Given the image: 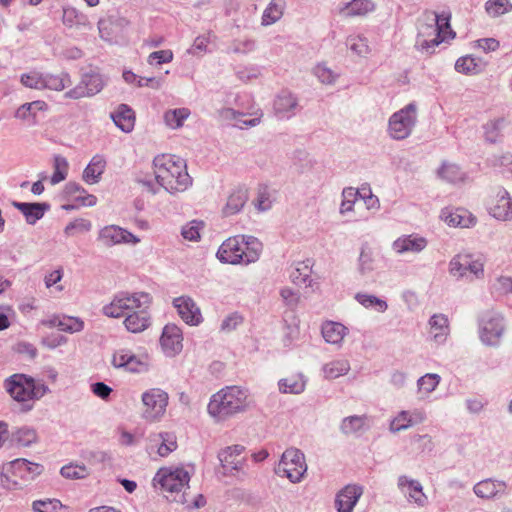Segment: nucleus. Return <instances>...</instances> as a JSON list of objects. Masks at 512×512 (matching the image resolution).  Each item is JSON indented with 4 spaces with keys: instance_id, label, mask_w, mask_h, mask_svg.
<instances>
[{
    "instance_id": "nucleus-1",
    "label": "nucleus",
    "mask_w": 512,
    "mask_h": 512,
    "mask_svg": "<svg viewBox=\"0 0 512 512\" xmlns=\"http://www.w3.org/2000/svg\"><path fill=\"white\" fill-rule=\"evenodd\" d=\"M153 169L157 183L169 193L184 192L192 185L186 161L176 155L156 156Z\"/></svg>"
},
{
    "instance_id": "nucleus-2",
    "label": "nucleus",
    "mask_w": 512,
    "mask_h": 512,
    "mask_svg": "<svg viewBox=\"0 0 512 512\" xmlns=\"http://www.w3.org/2000/svg\"><path fill=\"white\" fill-rule=\"evenodd\" d=\"M455 32L450 28L449 17L429 13L426 21L420 22L416 38V48L425 53H432L442 42L454 39Z\"/></svg>"
},
{
    "instance_id": "nucleus-3",
    "label": "nucleus",
    "mask_w": 512,
    "mask_h": 512,
    "mask_svg": "<svg viewBox=\"0 0 512 512\" xmlns=\"http://www.w3.org/2000/svg\"><path fill=\"white\" fill-rule=\"evenodd\" d=\"M261 244L253 237L241 235L226 239L217 251V258L222 263L248 265L259 259Z\"/></svg>"
},
{
    "instance_id": "nucleus-4",
    "label": "nucleus",
    "mask_w": 512,
    "mask_h": 512,
    "mask_svg": "<svg viewBox=\"0 0 512 512\" xmlns=\"http://www.w3.org/2000/svg\"><path fill=\"white\" fill-rule=\"evenodd\" d=\"M251 404L248 391L240 386H226L213 394L208 403L210 416L243 413Z\"/></svg>"
},
{
    "instance_id": "nucleus-5",
    "label": "nucleus",
    "mask_w": 512,
    "mask_h": 512,
    "mask_svg": "<svg viewBox=\"0 0 512 512\" xmlns=\"http://www.w3.org/2000/svg\"><path fill=\"white\" fill-rule=\"evenodd\" d=\"M152 297L146 292H121L113 297L102 312L110 318H120L136 311L139 308H150Z\"/></svg>"
},
{
    "instance_id": "nucleus-6",
    "label": "nucleus",
    "mask_w": 512,
    "mask_h": 512,
    "mask_svg": "<svg viewBox=\"0 0 512 512\" xmlns=\"http://www.w3.org/2000/svg\"><path fill=\"white\" fill-rule=\"evenodd\" d=\"M279 477H286L291 483H299L307 471L304 453L297 448L286 449L274 469Z\"/></svg>"
},
{
    "instance_id": "nucleus-7",
    "label": "nucleus",
    "mask_w": 512,
    "mask_h": 512,
    "mask_svg": "<svg viewBox=\"0 0 512 512\" xmlns=\"http://www.w3.org/2000/svg\"><path fill=\"white\" fill-rule=\"evenodd\" d=\"M5 389L18 402L39 399L45 394V387L23 374H14L5 381Z\"/></svg>"
},
{
    "instance_id": "nucleus-8",
    "label": "nucleus",
    "mask_w": 512,
    "mask_h": 512,
    "mask_svg": "<svg viewBox=\"0 0 512 512\" xmlns=\"http://www.w3.org/2000/svg\"><path fill=\"white\" fill-rule=\"evenodd\" d=\"M449 271L457 278L479 279L484 275V263L480 257L461 253L451 259Z\"/></svg>"
},
{
    "instance_id": "nucleus-9",
    "label": "nucleus",
    "mask_w": 512,
    "mask_h": 512,
    "mask_svg": "<svg viewBox=\"0 0 512 512\" xmlns=\"http://www.w3.org/2000/svg\"><path fill=\"white\" fill-rule=\"evenodd\" d=\"M111 364L118 369L130 373H145L150 368V357L147 353L135 354L131 350L121 348L112 354Z\"/></svg>"
},
{
    "instance_id": "nucleus-10",
    "label": "nucleus",
    "mask_w": 512,
    "mask_h": 512,
    "mask_svg": "<svg viewBox=\"0 0 512 512\" xmlns=\"http://www.w3.org/2000/svg\"><path fill=\"white\" fill-rule=\"evenodd\" d=\"M189 481V473L183 468H163L153 478L155 486L159 485L163 491L177 494L188 488Z\"/></svg>"
},
{
    "instance_id": "nucleus-11",
    "label": "nucleus",
    "mask_w": 512,
    "mask_h": 512,
    "mask_svg": "<svg viewBox=\"0 0 512 512\" xmlns=\"http://www.w3.org/2000/svg\"><path fill=\"white\" fill-rule=\"evenodd\" d=\"M416 123V106L408 104L389 119V134L396 140L407 138Z\"/></svg>"
},
{
    "instance_id": "nucleus-12",
    "label": "nucleus",
    "mask_w": 512,
    "mask_h": 512,
    "mask_svg": "<svg viewBox=\"0 0 512 512\" xmlns=\"http://www.w3.org/2000/svg\"><path fill=\"white\" fill-rule=\"evenodd\" d=\"M218 459L225 476L234 477L239 482H245L251 478L245 457L231 456L227 452H219Z\"/></svg>"
},
{
    "instance_id": "nucleus-13",
    "label": "nucleus",
    "mask_w": 512,
    "mask_h": 512,
    "mask_svg": "<svg viewBox=\"0 0 512 512\" xmlns=\"http://www.w3.org/2000/svg\"><path fill=\"white\" fill-rule=\"evenodd\" d=\"M488 210L489 213L498 220H511L512 200L509 193L501 187L493 189L488 200Z\"/></svg>"
},
{
    "instance_id": "nucleus-14",
    "label": "nucleus",
    "mask_w": 512,
    "mask_h": 512,
    "mask_svg": "<svg viewBox=\"0 0 512 512\" xmlns=\"http://www.w3.org/2000/svg\"><path fill=\"white\" fill-rule=\"evenodd\" d=\"M503 317L500 314H487L481 322L480 338L487 345L499 343L503 334Z\"/></svg>"
},
{
    "instance_id": "nucleus-15",
    "label": "nucleus",
    "mask_w": 512,
    "mask_h": 512,
    "mask_svg": "<svg viewBox=\"0 0 512 512\" xmlns=\"http://www.w3.org/2000/svg\"><path fill=\"white\" fill-rule=\"evenodd\" d=\"M141 400L145 413L151 416H161L166 412L169 396L162 389L151 388L142 394Z\"/></svg>"
},
{
    "instance_id": "nucleus-16",
    "label": "nucleus",
    "mask_w": 512,
    "mask_h": 512,
    "mask_svg": "<svg viewBox=\"0 0 512 512\" xmlns=\"http://www.w3.org/2000/svg\"><path fill=\"white\" fill-rule=\"evenodd\" d=\"M98 241L104 246L111 247L122 243L136 244L140 240L135 235L119 226L108 225L99 231Z\"/></svg>"
},
{
    "instance_id": "nucleus-17",
    "label": "nucleus",
    "mask_w": 512,
    "mask_h": 512,
    "mask_svg": "<svg viewBox=\"0 0 512 512\" xmlns=\"http://www.w3.org/2000/svg\"><path fill=\"white\" fill-rule=\"evenodd\" d=\"M104 86V81L99 73L93 72L85 74L81 83L70 90L67 95L71 98L89 97L99 93Z\"/></svg>"
},
{
    "instance_id": "nucleus-18",
    "label": "nucleus",
    "mask_w": 512,
    "mask_h": 512,
    "mask_svg": "<svg viewBox=\"0 0 512 512\" xmlns=\"http://www.w3.org/2000/svg\"><path fill=\"white\" fill-rule=\"evenodd\" d=\"M397 486L409 502H413L420 507L427 503V496L424 494L423 487L418 480L401 475L398 477Z\"/></svg>"
},
{
    "instance_id": "nucleus-19",
    "label": "nucleus",
    "mask_w": 512,
    "mask_h": 512,
    "mask_svg": "<svg viewBox=\"0 0 512 512\" xmlns=\"http://www.w3.org/2000/svg\"><path fill=\"white\" fill-rule=\"evenodd\" d=\"M181 329L175 324H167L160 337V344L168 356L178 354L183 348Z\"/></svg>"
},
{
    "instance_id": "nucleus-20",
    "label": "nucleus",
    "mask_w": 512,
    "mask_h": 512,
    "mask_svg": "<svg viewBox=\"0 0 512 512\" xmlns=\"http://www.w3.org/2000/svg\"><path fill=\"white\" fill-rule=\"evenodd\" d=\"M173 304L185 323L189 325H198L201 323V311L190 297L181 296L175 298Z\"/></svg>"
},
{
    "instance_id": "nucleus-21",
    "label": "nucleus",
    "mask_w": 512,
    "mask_h": 512,
    "mask_svg": "<svg viewBox=\"0 0 512 512\" xmlns=\"http://www.w3.org/2000/svg\"><path fill=\"white\" fill-rule=\"evenodd\" d=\"M363 493L362 487L358 485H346L338 492L335 499V506L338 512H352L359 498Z\"/></svg>"
},
{
    "instance_id": "nucleus-22",
    "label": "nucleus",
    "mask_w": 512,
    "mask_h": 512,
    "mask_svg": "<svg viewBox=\"0 0 512 512\" xmlns=\"http://www.w3.org/2000/svg\"><path fill=\"white\" fill-rule=\"evenodd\" d=\"M376 4L373 0H351L337 8V13L343 18L365 17L374 12Z\"/></svg>"
},
{
    "instance_id": "nucleus-23",
    "label": "nucleus",
    "mask_w": 512,
    "mask_h": 512,
    "mask_svg": "<svg viewBox=\"0 0 512 512\" xmlns=\"http://www.w3.org/2000/svg\"><path fill=\"white\" fill-rule=\"evenodd\" d=\"M506 489L505 481L487 478L477 482L473 487V492L479 498L493 499L506 494Z\"/></svg>"
},
{
    "instance_id": "nucleus-24",
    "label": "nucleus",
    "mask_w": 512,
    "mask_h": 512,
    "mask_svg": "<svg viewBox=\"0 0 512 512\" xmlns=\"http://www.w3.org/2000/svg\"><path fill=\"white\" fill-rule=\"evenodd\" d=\"M9 467L12 468V475L25 481L34 480L44 469L42 465L30 462L24 458H18L9 462Z\"/></svg>"
},
{
    "instance_id": "nucleus-25",
    "label": "nucleus",
    "mask_w": 512,
    "mask_h": 512,
    "mask_svg": "<svg viewBox=\"0 0 512 512\" xmlns=\"http://www.w3.org/2000/svg\"><path fill=\"white\" fill-rule=\"evenodd\" d=\"M150 308H139L125 316L123 324L131 333H141L151 324Z\"/></svg>"
},
{
    "instance_id": "nucleus-26",
    "label": "nucleus",
    "mask_w": 512,
    "mask_h": 512,
    "mask_svg": "<svg viewBox=\"0 0 512 512\" xmlns=\"http://www.w3.org/2000/svg\"><path fill=\"white\" fill-rule=\"evenodd\" d=\"M441 217L445 223L452 227L469 228L476 223V218L472 213L463 208H457L455 210L444 209Z\"/></svg>"
},
{
    "instance_id": "nucleus-27",
    "label": "nucleus",
    "mask_w": 512,
    "mask_h": 512,
    "mask_svg": "<svg viewBox=\"0 0 512 512\" xmlns=\"http://www.w3.org/2000/svg\"><path fill=\"white\" fill-rule=\"evenodd\" d=\"M427 245V241L424 237H420L417 235H406L397 238L393 242V250L398 254H403L406 252H420Z\"/></svg>"
},
{
    "instance_id": "nucleus-28",
    "label": "nucleus",
    "mask_w": 512,
    "mask_h": 512,
    "mask_svg": "<svg viewBox=\"0 0 512 512\" xmlns=\"http://www.w3.org/2000/svg\"><path fill=\"white\" fill-rule=\"evenodd\" d=\"M248 200V191L245 188H237L233 190L228 196L226 205L223 207L222 212L225 216L237 214L244 207Z\"/></svg>"
},
{
    "instance_id": "nucleus-29",
    "label": "nucleus",
    "mask_w": 512,
    "mask_h": 512,
    "mask_svg": "<svg viewBox=\"0 0 512 512\" xmlns=\"http://www.w3.org/2000/svg\"><path fill=\"white\" fill-rule=\"evenodd\" d=\"M429 326V333L436 343L446 340L449 334V321L444 314H434L429 320Z\"/></svg>"
},
{
    "instance_id": "nucleus-30",
    "label": "nucleus",
    "mask_w": 512,
    "mask_h": 512,
    "mask_svg": "<svg viewBox=\"0 0 512 512\" xmlns=\"http://www.w3.org/2000/svg\"><path fill=\"white\" fill-rule=\"evenodd\" d=\"M113 121L123 132L129 133L135 125V113L125 104H121L112 115Z\"/></svg>"
},
{
    "instance_id": "nucleus-31",
    "label": "nucleus",
    "mask_w": 512,
    "mask_h": 512,
    "mask_svg": "<svg viewBox=\"0 0 512 512\" xmlns=\"http://www.w3.org/2000/svg\"><path fill=\"white\" fill-rule=\"evenodd\" d=\"M151 441L159 443L157 453L161 457H166L177 449V438L173 432H160Z\"/></svg>"
},
{
    "instance_id": "nucleus-32",
    "label": "nucleus",
    "mask_w": 512,
    "mask_h": 512,
    "mask_svg": "<svg viewBox=\"0 0 512 512\" xmlns=\"http://www.w3.org/2000/svg\"><path fill=\"white\" fill-rule=\"evenodd\" d=\"M346 45L348 49L357 57H367L372 51L368 38L361 34H353L348 36Z\"/></svg>"
},
{
    "instance_id": "nucleus-33",
    "label": "nucleus",
    "mask_w": 512,
    "mask_h": 512,
    "mask_svg": "<svg viewBox=\"0 0 512 512\" xmlns=\"http://www.w3.org/2000/svg\"><path fill=\"white\" fill-rule=\"evenodd\" d=\"M106 167L103 156L95 155L85 168L83 178L87 183L93 184L99 181Z\"/></svg>"
},
{
    "instance_id": "nucleus-34",
    "label": "nucleus",
    "mask_w": 512,
    "mask_h": 512,
    "mask_svg": "<svg viewBox=\"0 0 512 512\" xmlns=\"http://www.w3.org/2000/svg\"><path fill=\"white\" fill-rule=\"evenodd\" d=\"M47 108L46 102L41 100L25 103L17 109L15 117L24 121L34 122L37 111H46Z\"/></svg>"
},
{
    "instance_id": "nucleus-35",
    "label": "nucleus",
    "mask_w": 512,
    "mask_h": 512,
    "mask_svg": "<svg viewBox=\"0 0 512 512\" xmlns=\"http://www.w3.org/2000/svg\"><path fill=\"white\" fill-rule=\"evenodd\" d=\"M306 381L302 374H292L279 381V390L283 393L299 394L304 391Z\"/></svg>"
},
{
    "instance_id": "nucleus-36",
    "label": "nucleus",
    "mask_w": 512,
    "mask_h": 512,
    "mask_svg": "<svg viewBox=\"0 0 512 512\" xmlns=\"http://www.w3.org/2000/svg\"><path fill=\"white\" fill-rule=\"evenodd\" d=\"M346 330L341 323L330 321L323 324L322 335L328 343L338 344L343 340Z\"/></svg>"
},
{
    "instance_id": "nucleus-37",
    "label": "nucleus",
    "mask_w": 512,
    "mask_h": 512,
    "mask_svg": "<svg viewBox=\"0 0 512 512\" xmlns=\"http://www.w3.org/2000/svg\"><path fill=\"white\" fill-rule=\"evenodd\" d=\"M455 69L457 72L466 74V75H475L482 71L483 63L472 57V56H463L460 57L455 63Z\"/></svg>"
},
{
    "instance_id": "nucleus-38",
    "label": "nucleus",
    "mask_w": 512,
    "mask_h": 512,
    "mask_svg": "<svg viewBox=\"0 0 512 512\" xmlns=\"http://www.w3.org/2000/svg\"><path fill=\"white\" fill-rule=\"evenodd\" d=\"M284 8V0H272L263 12L262 24L268 26L277 22L283 16Z\"/></svg>"
},
{
    "instance_id": "nucleus-39",
    "label": "nucleus",
    "mask_w": 512,
    "mask_h": 512,
    "mask_svg": "<svg viewBox=\"0 0 512 512\" xmlns=\"http://www.w3.org/2000/svg\"><path fill=\"white\" fill-rule=\"evenodd\" d=\"M350 364L346 359L332 360L323 366V373L327 379H336L348 373Z\"/></svg>"
},
{
    "instance_id": "nucleus-40",
    "label": "nucleus",
    "mask_w": 512,
    "mask_h": 512,
    "mask_svg": "<svg viewBox=\"0 0 512 512\" xmlns=\"http://www.w3.org/2000/svg\"><path fill=\"white\" fill-rule=\"evenodd\" d=\"M189 116L190 110L187 108L172 109L165 112L164 121L168 127L178 129Z\"/></svg>"
},
{
    "instance_id": "nucleus-41",
    "label": "nucleus",
    "mask_w": 512,
    "mask_h": 512,
    "mask_svg": "<svg viewBox=\"0 0 512 512\" xmlns=\"http://www.w3.org/2000/svg\"><path fill=\"white\" fill-rule=\"evenodd\" d=\"M15 206L25 215L30 224L35 223L44 215V209L38 203H15Z\"/></svg>"
},
{
    "instance_id": "nucleus-42",
    "label": "nucleus",
    "mask_w": 512,
    "mask_h": 512,
    "mask_svg": "<svg viewBox=\"0 0 512 512\" xmlns=\"http://www.w3.org/2000/svg\"><path fill=\"white\" fill-rule=\"evenodd\" d=\"M53 324L59 330L69 333L80 332L84 328V322L76 317L65 316L63 318H55Z\"/></svg>"
},
{
    "instance_id": "nucleus-43",
    "label": "nucleus",
    "mask_w": 512,
    "mask_h": 512,
    "mask_svg": "<svg viewBox=\"0 0 512 512\" xmlns=\"http://www.w3.org/2000/svg\"><path fill=\"white\" fill-rule=\"evenodd\" d=\"M311 269L304 262L298 263L296 268L292 271L290 277L292 282L298 286H310Z\"/></svg>"
},
{
    "instance_id": "nucleus-44",
    "label": "nucleus",
    "mask_w": 512,
    "mask_h": 512,
    "mask_svg": "<svg viewBox=\"0 0 512 512\" xmlns=\"http://www.w3.org/2000/svg\"><path fill=\"white\" fill-rule=\"evenodd\" d=\"M69 169L68 161L65 157L57 155L54 157V172L51 177V183L53 185L64 181L67 177Z\"/></svg>"
},
{
    "instance_id": "nucleus-45",
    "label": "nucleus",
    "mask_w": 512,
    "mask_h": 512,
    "mask_svg": "<svg viewBox=\"0 0 512 512\" xmlns=\"http://www.w3.org/2000/svg\"><path fill=\"white\" fill-rule=\"evenodd\" d=\"M92 228V223L83 218H78L71 221L64 229L66 237H73L79 234L89 232Z\"/></svg>"
},
{
    "instance_id": "nucleus-46",
    "label": "nucleus",
    "mask_w": 512,
    "mask_h": 512,
    "mask_svg": "<svg viewBox=\"0 0 512 512\" xmlns=\"http://www.w3.org/2000/svg\"><path fill=\"white\" fill-rule=\"evenodd\" d=\"M60 474L66 479H84L88 476V470L85 465L70 463L60 469Z\"/></svg>"
},
{
    "instance_id": "nucleus-47",
    "label": "nucleus",
    "mask_w": 512,
    "mask_h": 512,
    "mask_svg": "<svg viewBox=\"0 0 512 512\" xmlns=\"http://www.w3.org/2000/svg\"><path fill=\"white\" fill-rule=\"evenodd\" d=\"M365 419L366 418H343L340 428L346 435H359L365 428Z\"/></svg>"
},
{
    "instance_id": "nucleus-48",
    "label": "nucleus",
    "mask_w": 512,
    "mask_h": 512,
    "mask_svg": "<svg viewBox=\"0 0 512 512\" xmlns=\"http://www.w3.org/2000/svg\"><path fill=\"white\" fill-rule=\"evenodd\" d=\"M485 8L489 15L498 17L511 11L512 4L509 0H488Z\"/></svg>"
},
{
    "instance_id": "nucleus-49",
    "label": "nucleus",
    "mask_w": 512,
    "mask_h": 512,
    "mask_svg": "<svg viewBox=\"0 0 512 512\" xmlns=\"http://www.w3.org/2000/svg\"><path fill=\"white\" fill-rule=\"evenodd\" d=\"M440 376L435 373H427L418 380V390L422 394H429L436 389L440 383Z\"/></svg>"
},
{
    "instance_id": "nucleus-50",
    "label": "nucleus",
    "mask_w": 512,
    "mask_h": 512,
    "mask_svg": "<svg viewBox=\"0 0 512 512\" xmlns=\"http://www.w3.org/2000/svg\"><path fill=\"white\" fill-rule=\"evenodd\" d=\"M204 228L202 221L192 220L182 227L181 234L188 241H198Z\"/></svg>"
},
{
    "instance_id": "nucleus-51",
    "label": "nucleus",
    "mask_w": 512,
    "mask_h": 512,
    "mask_svg": "<svg viewBox=\"0 0 512 512\" xmlns=\"http://www.w3.org/2000/svg\"><path fill=\"white\" fill-rule=\"evenodd\" d=\"M37 439L36 431L32 428L23 427L18 429L13 435V440L17 445L28 447Z\"/></svg>"
},
{
    "instance_id": "nucleus-52",
    "label": "nucleus",
    "mask_w": 512,
    "mask_h": 512,
    "mask_svg": "<svg viewBox=\"0 0 512 512\" xmlns=\"http://www.w3.org/2000/svg\"><path fill=\"white\" fill-rule=\"evenodd\" d=\"M504 119H496L487 122L484 126V135L487 141L496 142L500 137V132L504 126Z\"/></svg>"
},
{
    "instance_id": "nucleus-53",
    "label": "nucleus",
    "mask_w": 512,
    "mask_h": 512,
    "mask_svg": "<svg viewBox=\"0 0 512 512\" xmlns=\"http://www.w3.org/2000/svg\"><path fill=\"white\" fill-rule=\"evenodd\" d=\"M342 203L340 207V211L342 214L346 212H350L353 209L355 202L359 198V189H354L352 187L346 188L342 192Z\"/></svg>"
},
{
    "instance_id": "nucleus-54",
    "label": "nucleus",
    "mask_w": 512,
    "mask_h": 512,
    "mask_svg": "<svg viewBox=\"0 0 512 512\" xmlns=\"http://www.w3.org/2000/svg\"><path fill=\"white\" fill-rule=\"evenodd\" d=\"M62 503L58 499L35 500L32 503L34 512H58Z\"/></svg>"
},
{
    "instance_id": "nucleus-55",
    "label": "nucleus",
    "mask_w": 512,
    "mask_h": 512,
    "mask_svg": "<svg viewBox=\"0 0 512 512\" xmlns=\"http://www.w3.org/2000/svg\"><path fill=\"white\" fill-rule=\"evenodd\" d=\"M356 300L366 308L375 307L378 312H384L387 309L385 301L368 294H357Z\"/></svg>"
},
{
    "instance_id": "nucleus-56",
    "label": "nucleus",
    "mask_w": 512,
    "mask_h": 512,
    "mask_svg": "<svg viewBox=\"0 0 512 512\" xmlns=\"http://www.w3.org/2000/svg\"><path fill=\"white\" fill-rule=\"evenodd\" d=\"M439 175L448 182L455 183L462 180V172L455 164H443L439 170Z\"/></svg>"
},
{
    "instance_id": "nucleus-57",
    "label": "nucleus",
    "mask_w": 512,
    "mask_h": 512,
    "mask_svg": "<svg viewBox=\"0 0 512 512\" xmlns=\"http://www.w3.org/2000/svg\"><path fill=\"white\" fill-rule=\"evenodd\" d=\"M68 82L69 79L66 75L47 74L44 76L45 88L50 90L61 91L66 87Z\"/></svg>"
},
{
    "instance_id": "nucleus-58",
    "label": "nucleus",
    "mask_w": 512,
    "mask_h": 512,
    "mask_svg": "<svg viewBox=\"0 0 512 512\" xmlns=\"http://www.w3.org/2000/svg\"><path fill=\"white\" fill-rule=\"evenodd\" d=\"M44 76L38 72H30L28 74H24L21 77V83L29 88L33 89H45L44 84Z\"/></svg>"
},
{
    "instance_id": "nucleus-59",
    "label": "nucleus",
    "mask_w": 512,
    "mask_h": 512,
    "mask_svg": "<svg viewBox=\"0 0 512 512\" xmlns=\"http://www.w3.org/2000/svg\"><path fill=\"white\" fill-rule=\"evenodd\" d=\"M296 106V99L290 94L285 93L277 97L274 102V108L277 113H284Z\"/></svg>"
},
{
    "instance_id": "nucleus-60",
    "label": "nucleus",
    "mask_w": 512,
    "mask_h": 512,
    "mask_svg": "<svg viewBox=\"0 0 512 512\" xmlns=\"http://www.w3.org/2000/svg\"><path fill=\"white\" fill-rule=\"evenodd\" d=\"M359 198L363 201L367 209H378L379 199L377 196L372 194L369 186H362L359 188Z\"/></svg>"
},
{
    "instance_id": "nucleus-61",
    "label": "nucleus",
    "mask_w": 512,
    "mask_h": 512,
    "mask_svg": "<svg viewBox=\"0 0 512 512\" xmlns=\"http://www.w3.org/2000/svg\"><path fill=\"white\" fill-rule=\"evenodd\" d=\"M255 206L259 211H265L271 207L270 193L267 186H260L258 188Z\"/></svg>"
},
{
    "instance_id": "nucleus-62",
    "label": "nucleus",
    "mask_w": 512,
    "mask_h": 512,
    "mask_svg": "<svg viewBox=\"0 0 512 512\" xmlns=\"http://www.w3.org/2000/svg\"><path fill=\"white\" fill-rule=\"evenodd\" d=\"M173 60V52L171 50H160L152 52L148 56V63L153 64H163V63H170Z\"/></svg>"
},
{
    "instance_id": "nucleus-63",
    "label": "nucleus",
    "mask_w": 512,
    "mask_h": 512,
    "mask_svg": "<svg viewBox=\"0 0 512 512\" xmlns=\"http://www.w3.org/2000/svg\"><path fill=\"white\" fill-rule=\"evenodd\" d=\"M360 267L362 271H367L372 269V263L374 262V253L372 249L368 246H363L360 257H359Z\"/></svg>"
},
{
    "instance_id": "nucleus-64",
    "label": "nucleus",
    "mask_w": 512,
    "mask_h": 512,
    "mask_svg": "<svg viewBox=\"0 0 512 512\" xmlns=\"http://www.w3.org/2000/svg\"><path fill=\"white\" fill-rule=\"evenodd\" d=\"M243 322V318L238 313H232L227 316L221 325V330L225 332H231L236 329Z\"/></svg>"
}]
</instances>
